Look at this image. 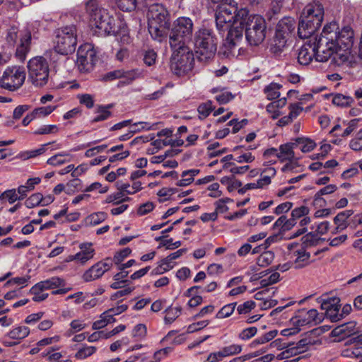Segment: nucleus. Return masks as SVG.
<instances>
[{
  "instance_id": "obj_1",
  "label": "nucleus",
  "mask_w": 362,
  "mask_h": 362,
  "mask_svg": "<svg viewBox=\"0 0 362 362\" xmlns=\"http://www.w3.org/2000/svg\"><path fill=\"white\" fill-rule=\"evenodd\" d=\"M247 10H238L237 3L230 1L229 3L218 4L215 12V20L217 29L219 31L228 30L224 42V47L232 54L236 51L239 53L243 44V27L240 23L247 16Z\"/></svg>"
},
{
  "instance_id": "obj_2",
  "label": "nucleus",
  "mask_w": 362,
  "mask_h": 362,
  "mask_svg": "<svg viewBox=\"0 0 362 362\" xmlns=\"http://www.w3.org/2000/svg\"><path fill=\"white\" fill-rule=\"evenodd\" d=\"M148 29L153 40L159 42L166 40L171 27L170 14L160 4L148 6Z\"/></svg>"
},
{
  "instance_id": "obj_3",
  "label": "nucleus",
  "mask_w": 362,
  "mask_h": 362,
  "mask_svg": "<svg viewBox=\"0 0 362 362\" xmlns=\"http://www.w3.org/2000/svg\"><path fill=\"white\" fill-rule=\"evenodd\" d=\"M86 9L90 16V25L95 35L105 37L117 33V20L106 9L98 6L94 1L87 4Z\"/></svg>"
},
{
  "instance_id": "obj_4",
  "label": "nucleus",
  "mask_w": 362,
  "mask_h": 362,
  "mask_svg": "<svg viewBox=\"0 0 362 362\" xmlns=\"http://www.w3.org/2000/svg\"><path fill=\"white\" fill-rule=\"evenodd\" d=\"M324 16V8L319 2L307 5L303 11L298 28L299 37H310L321 26Z\"/></svg>"
},
{
  "instance_id": "obj_5",
  "label": "nucleus",
  "mask_w": 362,
  "mask_h": 362,
  "mask_svg": "<svg viewBox=\"0 0 362 362\" xmlns=\"http://www.w3.org/2000/svg\"><path fill=\"white\" fill-rule=\"evenodd\" d=\"M334 24L326 25L319 37H315L313 42L315 50V60L320 62H327L337 50V45L334 43L336 33Z\"/></svg>"
},
{
  "instance_id": "obj_6",
  "label": "nucleus",
  "mask_w": 362,
  "mask_h": 362,
  "mask_svg": "<svg viewBox=\"0 0 362 362\" xmlns=\"http://www.w3.org/2000/svg\"><path fill=\"white\" fill-rule=\"evenodd\" d=\"M245 30V39L250 46L257 47L261 45L267 34V23L264 18L259 15H249L247 11V16L240 23Z\"/></svg>"
},
{
  "instance_id": "obj_7",
  "label": "nucleus",
  "mask_w": 362,
  "mask_h": 362,
  "mask_svg": "<svg viewBox=\"0 0 362 362\" xmlns=\"http://www.w3.org/2000/svg\"><path fill=\"white\" fill-rule=\"evenodd\" d=\"M194 44L199 61L206 62L215 56L217 50V38L211 29L199 28L195 33Z\"/></svg>"
},
{
  "instance_id": "obj_8",
  "label": "nucleus",
  "mask_w": 362,
  "mask_h": 362,
  "mask_svg": "<svg viewBox=\"0 0 362 362\" xmlns=\"http://www.w3.org/2000/svg\"><path fill=\"white\" fill-rule=\"evenodd\" d=\"M194 24L188 17H180L176 19L168 33L170 47L189 46L192 42Z\"/></svg>"
},
{
  "instance_id": "obj_9",
  "label": "nucleus",
  "mask_w": 362,
  "mask_h": 362,
  "mask_svg": "<svg viewBox=\"0 0 362 362\" xmlns=\"http://www.w3.org/2000/svg\"><path fill=\"white\" fill-rule=\"evenodd\" d=\"M31 40V32L26 28L20 30L16 26H11L7 31L6 41L11 45H17L15 55L22 62L25 60L30 50Z\"/></svg>"
},
{
  "instance_id": "obj_10",
  "label": "nucleus",
  "mask_w": 362,
  "mask_h": 362,
  "mask_svg": "<svg viewBox=\"0 0 362 362\" xmlns=\"http://www.w3.org/2000/svg\"><path fill=\"white\" fill-rule=\"evenodd\" d=\"M54 49L58 54L67 55L73 53L77 45V30L74 25L59 28L55 30Z\"/></svg>"
},
{
  "instance_id": "obj_11",
  "label": "nucleus",
  "mask_w": 362,
  "mask_h": 362,
  "mask_svg": "<svg viewBox=\"0 0 362 362\" xmlns=\"http://www.w3.org/2000/svg\"><path fill=\"white\" fill-rule=\"evenodd\" d=\"M173 54L170 58V69L176 75H183L190 71L194 65V54L189 46L170 47Z\"/></svg>"
},
{
  "instance_id": "obj_12",
  "label": "nucleus",
  "mask_w": 362,
  "mask_h": 362,
  "mask_svg": "<svg viewBox=\"0 0 362 362\" xmlns=\"http://www.w3.org/2000/svg\"><path fill=\"white\" fill-rule=\"evenodd\" d=\"M28 77L32 83L37 87L45 86L49 81V68L46 59L35 57L28 63Z\"/></svg>"
},
{
  "instance_id": "obj_13",
  "label": "nucleus",
  "mask_w": 362,
  "mask_h": 362,
  "mask_svg": "<svg viewBox=\"0 0 362 362\" xmlns=\"http://www.w3.org/2000/svg\"><path fill=\"white\" fill-rule=\"evenodd\" d=\"M295 28L296 21L291 17H284L278 22L274 37V45L276 50L281 51L286 46Z\"/></svg>"
},
{
  "instance_id": "obj_14",
  "label": "nucleus",
  "mask_w": 362,
  "mask_h": 362,
  "mask_svg": "<svg viewBox=\"0 0 362 362\" xmlns=\"http://www.w3.org/2000/svg\"><path fill=\"white\" fill-rule=\"evenodd\" d=\"M25 79V73L23 68L8 67L0 78V86L2 88L13 91L23 85Z\"/></svg>"
},
{
  "instance_id": "obj_15",
  "label": "nucleus",
  "mask_w": 362,
  "mask_h": 362,
  "mask_svg": "<svg viewBox=\"0 0 362 362\" xmlns=\"http://www.w3.org/2000/svg\"><path fill=\"white\" fill-rule=\"evenodd\" d=\"M96 61V52L92 45L86 43L78 47L76 65L80 72L87 73L90 71Z\"/></svg>"
},
{
  "instance_id": "obj_16",
  "label": "nucleus",
  "mask_w": 362,
  "mask_h": 362,
  "mask_svg": "<svg viewBox=\"0 0 362 362\" xmlns=\"http://www.w3.org/2000/svg\"><path fill=\"white\" fill-rule=\"evenodd\" d=\"M322 315H320L317 310H305L303 309L298 311V313L291 319V322L293 325L298 327L306 325L313 327L322 322Z\"/></svg>"
},
{
  "instance_id": "obj_17",
  "label": "nucleus",
  "mask_w": 362,
  "mask_h": 362,
  "mask_svg": "<svg viewBox=\"0 0 362 362\" xmlns=\"http://www.w3.org/2000/svg\"><path fill=\"white\" fill-rule=\"evenodd\" d=\"M112 260L107 258L103 261L98 262L87 270L83 276L85 281H91L101 277L104 273L111 268Z\"/></svg>"
},
{
  "instance_id": "obj_18",
  "label": "nucleus",
  "mask_w": 362,
  "mask_h": 362,
  "mask_svg": "<svg viewBox=\"0 0 362 362\" xmlns=\"http://www.w3.org/2000/svg\"><path fill=\"white\" fill-rule=\"evenodd\" d=\"M329 24L335 25L334 33H336V39L334 43L337 44L338 47H346V49H351L354 45V31L350 27H344L341 31H339L338 25L336 23L332 22Z\"/></svg>"
},
{
  "instance_id": "obj_19",
  "label": "nucleus",
  "mask_w": 362,
  "mask_h": 362,
  "mask_svg": "<svg viewBox=\"0 0 362 362\" xmlns=\"http://www.w3.org/2000/svg\"><path fill=\"white\" fill-rule=\"evenodd\" d=\"M339 298H334L324 301L321 305L322 309L326 310L327 317L329 318L332 322H338L341 320V315L339 312Z\"/></svg>"
},
{
  "instance_id": "obj_20",
  "label": "nucleus",
  "mask_w": 362,
  "mask_h": 362,
  "mask_svg": "<svg viewBox=\"0 0 362 362\" xmlns=\"http://www.w3.org/2000/svg\"><path fill=\"white\" fill-rule=\"evenodd\" d=\"M356 323L355 322H349L341 325L335 327L332 331L333 337H339L340 339H344L346 337H351L356 334Z\"/></svg>"
},
{
  "instance_id": "obj_21",
  "label": "nucleus",
  "mask_w": 362,
  "mask_h": 362,
  "mask_svg": "<svg viewBox=\"0 0 362 362\" xmlns=\"http://www.w3.org/2000/svg\"><path fill=\"white\" fill-rule=\"evenodd\" d=\"M314 57L315 58V50L313 42L310 40L300 48L298 55V61L300 64L308 65Z\"/></svg>"
},
{
  "instance_id": "obj_22",
  "label": "nucleus",
  "mask_w": 362,
  "mask_h": 362,
  "mask_svg": "<svg viewBox=\"0 0 362 362\" xmlns=\"http://www.w3.org/2000/svg\"><path fill=\"white\" fill-rule=\"evenodd\" d=\"M351 49H346V47H338L336 52L333 56V62L337 66H342L347 64L348 66H353V56L351 54Z\"/></svg>"
},
{
  "instance_id": "obj_23",
  "label": "nucleus",
  "mask_w": 362,
  "mask_h": 362,
  "mask_svg": "<svg viewBox=\"0 0 362 362\" xmlns=\"http://www.w3.org/2000/svg\"><path fill=\"white\" fill-rule=\"evenodd\" d=\"M292 257H295L293 264L296 269L305 267L310 264V254L303 247L293 250Z\"/></svg>"
},
{
  "instance_id": "obj_24",
  "label": "nucleus",
  "mask_w": 362,
  "mask_h": 362,
  "mask_svg": "<svg viewBox=\"0 0 362 362\" xmlns=\"http://www.w3.org/2000/svg\"><path fill=\"white\" fill-rule=\"evenodd\" d=\"M81 251L75 255L77 261L85 264L91 259L95 255V250L92 247L91 243H82L80 245Z\"/></svg>"
},
{
  "instance_id": "obj_25",
  "label": "nucleus",
  "mask_w": 362,
  "mask_h": 362,
  "mask_svg": "<svg viewBox=\"0 0 362 362\" xmlns=\"http://www.w3.org/2000/svg\"><path fill=\"white\" fill-rule=\"evenodd\" d=\"M297 147V143H287L279 146L280 152L276 153V157L284 162L287 160H293L295 158V153L293 149Z\"/></svg>"
},
{
  "instance_id": "obj_26",
  "label": "nucleus",
  "mask_w": 362,
  "mask_h": 362,
  "mask_svg": "<svg viewBox=\"0 0 362 362\" xmlns=\"http://www.w3.org/2000/svg\"><path fill=\"white\" fill-rule=\"evenodd\" d=\"M64 285V280L57 276L42 281L35 284V288H42L43 290L54 289Z\"/></svg>"
},
{
  "instance_id": "obj_27",
  "label": "nucleus",
  "mask_w": 362,
  "mask_h": 362,
  "mask_svg": "<svg viewBox=\"0 0 362 362\" xmlns=\"http://www.w3.org/2000/svg\"><path fill=\"white\" fill-rule=\"evenodd\" d=\"M353 214L352 210H346L339 213L334 218V222L337 225L336 230H342L347 228L346 221Z\"/></svg>"
},
{
  "instance_id": "obj_28",
  "label": "nucleus",
  "mask_w": 362,
  "mask_h": 362,
  "mask_svg": "<svg viewBox=\"0 0 362 362\" xmlns=\"http://www.w3.org/2000/svg\"><path fill=\"white\" fill-rule=\"evenodd\" d=\"M112 107V105H98L96 110L98 115L92 119L91 122L95 123L108 119L112 115V112L109 110Z\"/></svg>"
},
{
  "instance_id": "obj_29",
  "label": "nucleus",
  "mask_w": 362,
  "mask_h": 362,
  "mask_svg": "<svg viewBox=\"0 0 362 362\" xmlns=\"http://www.w3.org/2000/svg\"><path fill=\"white\" fill-rule=\"evenodd\" d=\"M182 313V308L180 306L173 308L169 306L165 310V316L164 317V322L165 324L173 323Z\"/></svg>"
},
{
  "instance_id": "obj_30",
  "label": "nucleus",
  "mask_w": 362,
  "mask_h": 362,
  "mask_svg": "<svg viewBox=\"0 0 362 362\" xmlns=\"http://www.w3.org/2000/svg\"><path fill=\"white\" fill-rule=\"evenodd\" d=\"M332 103L337 106L346 107H350L354 103V100L351 96L337 93L333 97Z\"/></svg>"
},
{
  "instance_id": "obj_31",
  "label": "nucleus",
  "mask_w": 362,
  "mask_h": 362,
  "mask_svg": "<svg viewBox=\"0 0 362 362\" xmlns=\"http://www.w3.org/2000/svg\"><path fill=\"white\" fill-rule=\"evenodd\" d=\"M30 334V329L25 326H21L16 327L11 330L8 335L13 339H23L28 337Z\"/></svg>"
},
{
  "instance_id": "obj_32",
  "label": "nucleus",
  "mask_w": 362,
  "mask_h": 362,
  "mask_svg": "<svg viewBox=\"0 0 362 362\" xmlns=\"http://www.w3.org/2000/svg\"><path fill=\"white\" fill-rule=\"evenodd\" d=\"M274 259V253L267 250L261 253L257 259V264L261 267L269 266Z\"/></svg>"
},
{
  "instance_id": "obj_33",
  "label": "nucleus",
  "mask_w": 362,
  "mask_h": 362,
  "mask_svg": "<svg viewBox=\"0 0 362 362\" xmlns=\"http://www.w3.org/2000/svg\"><path fill=\"white\" fill-rule=\"evenodd\" d=\"M97 350V348L93 346H83L75 354V357L77 359H85L88 356H92Z\"/></svg>"
},
{
  "instance_id": "obj_34",
  "label": "nucleus",
  "mask_w": 362,
  "mask_h": 362,
  "mask_svg": "<svg viewBox=\"0 0 362 362\" xmlns=\"http://www.w3.org/2000/svg\"><path fill=\"white\" fill-rule=\"evenodd\" d=\"M296 143L297 146L301 145L300 150L304 153L311 151L316 146L313 140L308 138H297Z\"/></svg>"
},
{
  "instance_id": "obj_35",
  "label": "nucleus",
  "mask_w": 362,
  "mask_h": 362,
  "mask_svg": "<svg viewBox=\"0 0 362 362\" xmlns=\"http://www.w3.org/2000/svg\"><path fill=\"white\" fill-rule=\"evenodd\" d=\"M281 86L278 83H272L264 88V92L269 100H274L279 97L280 93L279 91Z\"/></svg>"
},
{
  "instance_id": "obj_36",
  "label": "nucleus",
  "mask_w": 362,
  "mask_h": 362,
  "mask_svg": "<svg viewBox=\"0 0 362 362\" xmlns=\"http://www.w3.org/2000/svg\"><path fill=\"white\" fill-rule=\"evenodd\" d=\"M301 240L305 247H310L317 245L320 238L315 231H312L303 236Z\"/></svg>"
},
{
  "instance_id": "obj_37",
  "label": "nucleus",
  "mask_w": 362,
  "mask_h": 362,
  "mask_svg": "<svg viewBox=\"0 0 362 362\" xmlns=\"http://www.w3.org/2000/svg\"><path fill=\"white\" fill-rule=\"evenodd\" d=\"M236 305L237 303H232L224 305L216 313V317L222 319L230 317L233 313Z\"/></svg>"
},
{
  "instance_id": "obj_38",
  "label": "nucleus",
  "mask_w": 362,
  "mask_h": 362,
  "mask_svg": "<svg viewBox=\"0 0 362 362\" xmlns=\"http://www.w3.org/2000/svg\"><path fill=\"white\" fill-rule=\"evenodd\" d=\"M117 7L123 11H132L136 7V0H115Z\"/></svg>"
},
{
  "instance_id": "obj_39",
  "label": "nucleus",
  "mask_w": 362,
  "mask_h": 362,
  "mask_svg": "<svg viewBox=\"0 0 362 362\" xmlns=\"http://www.w3.org/2000/svg\"><path fill=\"white\" fill-rule=\"evenodd\" d=\"M174 264L173 261H167V257L161 260L160 264L152 271L153 274H163L173 269Z\"/></svg>"
},
{
  "instance_id": "obj_40",
  "label": "nucleus",
  "mask_w": 362,
  "mask_h": 362,
  "mask_svg": "<svg viewBox=\"0 0 362 362\" xmlns=\"http://www.w3.org/2000/svg\"><path fill=\"white\" fill-rule=\"evenodd\" d=\"M213 109L214 107L211 101H207L206 103L199 105L197 108V111L199 114V118L202 119L207 117Z\"/></svg>"
},
{
  "instance_id": "obj_41",
  "label": "nucleus",
  "mask_w": 362,
  "mask_h": 362,
  "mask_svg": "<svg viewBox=\"0 0 362 362\" xmlns=\"http://www.w3.org/2000/svg\"><path fill=\"white\" fill-rule=\"evenodd\" d=\"M35 288V285L33 286L30 290V293L34 296L33 297V300L35 302H40L45 300L48 297V293H44L42 288H37L36 289Z\"/></svg>"
},
{
  "instance_id": "obj_42",
  "label": "nucleus",
  "mask_w": 362,
  "mask_h": 362,
  "mask_svg": "<svg viewBox=\"0 0 362 362\" xmlns=\"http://www.w3.org/2000/svg\"><path fill=\"white\" fill-rule=\"evenodd\" d=\"M277 330H272L266 333L263 336L256 339L252 343V345L263 344L273 339L277 334Z\"/></svg>"
},
{
  "instance_id": "obj_43",
  "label": "nucleus",
  "mask_w": 362,
  "mask_h": 362,
  "mask_svg": "<svg viewBox=\"0 0 362 362\" xmlns=\"http://www.w3.org/2000/svg\"><path fill=\"white\" fill-rule=\"evenodd\" d=\"M42 201V194L41 193H35L32 194L25 202L26 207L31 209L39 205Z\"/></svg>"
},
{
  "instance_id": "obj_44",
  "label": "nucleus",
  "mask_w": 362,
  "mask_h": 362,
  "mask_svg": "<svg viewBox=\"0 0 362 362\" xmlns=\"http://www.w3.org/2000/svg\"><path fill=\"white\" fill-rule=\"evenodd\" d=\"M255 308V302L247 300L237 307V312L239 315H246Z\"/></svg>"
},
{
  "instance_id": "obj_45",
  "label": "nucleus",
  "mask_w": 362,
  "mask_h": 362,
  "mask_svg": "<svg viewBox=\"0 0 362 362\" xmlns=\"http://www.w3.org/2000/svg\"><path fill=\"white\" fill-rule=\"evenodd\" d=\"M7 199L9 204H13L16 201L20 200L16 189L4 191L0 194V200Z\"/></svg>"
},
{
  "instance_id": "obj_46",
  "label": "nucleus",
  "mask_w": 362,
  "mask_h": 362,
  "mask_svg": "<svg viewBox=\"0 0 362 362\" xmlns=\"http://www.w3.org/2000/svg\"><path fill=\"white\" fill-rule=\"evenodd\" d=\"M107 216V214L105 212H98L90 214L88 217V220L91 225L95 226L105 221Z\"/></svg>"
},
{
  "instance_id": "obj_47",
  "label": "nucleus",
  "mask_w": 362,
  "mask_h": 362,
  "mask_svg": "<svg viewBox=\"0 0 362 362\" xmlns=\"http://www.w3.org/2000/svg\"><path fill=\"white\" fill-rule=\"evenodd\" d=\"M157 58V54L156 52L153 49H148L144 52V62L147 66H152L155 64L156 60Z\"/></svg>"
},
{
  "instance_id": "obj_48",
  "label": "nucleus",
  "mask_w": 362,
  "mask_h": 362,
  "mask_svg": "<svg viewBox=\"0 0 362 362\" xmlns=\"http://www.w3.org/2000/svg\"><path fill=\"white\" fill-rule=\"evenodd\" d=\"M57 108V106H46V107H40L35 108L33 110L34 115H36V117H46L51 114L55 109Z\"/></svg>"
},
{
  "instance_id": "obj_49",
  "label": "nucleus",
  "mask_w": 362,
  "mask_h": 362,
  "mask_svg": "<svg viewBox=\"0 0 362 362\" xmlns=\"http://www.w3.org/2000/svg\"><path fill=\"white\" fill-rule=\"evenodd\" d=\"M59 131V128L57 125L49 124L44 125L34 132L35 134H54Z\"/></svg>"
},
{
  "instance_id": "obj_50",
  "label": "nucleus",
  "mask_w": 362,
  "mask_h": 362,
  "mask_svg": "<svg viewBox=\"0 0 362 362\" xmlns=\"http://www.w3.org/2000/svg\"><path fill=\"white\" fill-rule=\"evenodd\" d=\"M257 332V329L255 327H250L244 329L238 334V337L242 340H248L253 337Z\"/></svg>"
},
{
  "instance_id": "obj_51",
  "label": "nucleus",
  "mask_w": 362,
  "mask_h": 362,
  "mask_svg": "<svg viewBox=\"0 0 362 362\" xmlns=\"http://www.w3.org/2000/svg\"><path fill=\"white\" fill-rule=\"evenodd\" d=\"M232 202L230 198H225L218 199L215 202L216 211L214 212L223 214L228 210V207L226 206V203Z\"/></svg>"
},
{
  "instance_id": "obj_52",
  "label": "nucleus",
  "mask_w": 362,
  "mask_h": 362,
  "mask_svg": "<svg viewBox=\"0 0 362 362\" xmlns=\"http://www.w3.org/2000/svg\"><path fill=\"white\" fill-rule=\"evenodd\" d=\"M349 147L355 151L362 150V129L358 133L357 137L350 141Z\"/></svg>"
},
{
  "instance_id": "obj_53",
  "label": "nucleus",
  "mask_w": 362,
  "mask_h": 362,
  "mask_svg": "<svg viewBox=\"0 0 362 362\" xmlns=\"http://www.w3.org/2000/svg\"><path fill=\"white\" fill-rule=\"evenodd\" d=\"M78 99L81 104L86 105V107L88 109H90L94 105V100L91 95L90 94H82L78 95Z\"/></svg>"
},
{
  "instance_id": "obj_54",
  "label": "nucleus",
  "mask_w": 362,
  "mask_h": 362,
  "mask_svg": "<svg viewBox=\"0 0 362 362\" xmlns=\"http://www.w3.org/2000/svg\"><path fill=\"white\" fill-rule=\"evenodd\" d=\"M280 274L277 272L272 274L267 279H264L260 281V285L262 287H267L269 285H272L279 281Z\"/></svg>"
},
{
  "instance_id": "obj_55",
  "label": "nucleus",
  "mask_w": 362,
  "mask_h": 362,
  "mask_svg": "<svg viewBox=\"0 0 362 362\" xmlns=\"http://www.w3.org/2000/svg\"><path fill=\"white\" fill-rule=\"evenodd\" d=\"M309 213V209L305 206H301L300 207L294 209L291 211V216L296 221V219L305 216Z\"/></svg>"
},
{
  "instance_id": "obj_56",
  "label": "nucleus",
  "mask_w": 362,
  "mask_h": 362,
  "mask_svg": "<svg viewBox=\"0 0 362 362\" xmlns=\"http://www.w3.org/2000/svg\"><path fill=\"white\" fill-rule=\"evenodd\" d=\"M131 250L129 247H126L119 252H117L114 256V262L116 264H119L127 257L131 253Z\"/></svg>"
},
{
  "instance_id": "obj_57",
  "label": "nucleus",
  "mask_w": 362,
  "mask_h": 362,
  "mask_svg": "<svg viewBox=\"0 0 362 362\" xmlns=\"http://www.w3.org/2000/svg\"><path fill=\"white\" fill-rule=\"evenodd\" d=\"M337 189V187L334 185H329L323 188H322L320 190H319L315 194V199L317 200L318 199H320L322 195L325 194H329L331 193H333Z\"/></svg>"
},
{
  "instance_id": "obj_58",
  "label": "nucleus",
  "mask_w": 362,
  "mask_h": 362,
  "mask_svg": "<svg viewBox=\"0 0 362 362\" xmlns=\"http://www.w3.org/2000/svg\"><path fill=\"white\" fill-rule=\"evenodd\" d=\"M64 156H67L66 153H59L54 155L47 160V163L51 165L57 166L64 164L66 160L62 158Z\"/></svg>"
},
{
  "instance_id": "obj_59",
  "label": "nucleus",
  "mask_w": 362,
  "mask_h": 362,
  "mask_svg": "<svg viewBox=\"0 0 362 362\" xmlns=\"http://www.w3.org/2000/svg\"><path fill=\"white\" fill-rule=\"evenodd\" d=\"M209 320L199 321L196 323H192L187 327V332L192 333L194 332L200 330L209 325Z\"/></svg>"
},
{
  "instance_id": "obj_60",
  "label": "nucleus",
  "mask_w": 362,
  "mask_h": 362,
  "mask_svg": "<svg viewBox=\"0 0 362 362\" xmlns=\"http://www.w3.org/2000/svg\"><path fill=\"white\" fill-rule=\"evenodd\" d=\"M227 356L238 354L242 351V346L239 344H231L223 347Z\"/></svg>"
},
{
  "instance_id": "obj_61",
  "label": "nucleus",
  "mask_w": 362,
  "mask_h": 362,
  "mask_svg": "<svg viewBox=\"0 0 362 362\" xmlns=\"http://www.w3.org/2000/svg\"><path fill=\"white\" fill-rule=\"evenodd\" d=\"M292 206H293L292 202H286L282 203L276 207V209L274 210V213L276 215L283 214L284 213L288 212L292 208Z\"/></svg>"
},
{
  "instance_id": "obj_62",
  "label": "nucleus",
  "mask_w": 362,
  "mask_h": 362,
  "mask_svg": "<svg viewBox=\"0 0 362 362\" xmlns=\"http://www.w3.org/2000/svg\"><path fill=\"white\" fill-rule=\"evenodd\" d=\"M146 334V327L143 324L136 325L133 329L132 335L134 337L143 338Z\"/></svg>"
},
{
  "instance_id": "obj_63",
  "label": "nucleus",
  "mask_w": 362,
  "mask_h": 362,
  "mask_svg": "<svg viewBox=\"0 0 362 362\" xmlns=\"http://www.w3.org/2000/svg\"><path fill=\"white\" fill-rule=\"evenodd\" d=\"M154 208V204L153 202H146L141 204L138 209L137 213L140 216L145 215L150 211H151Z\"/></svg>"
},
{
  "instance_id": "obj_64",
  "label": "nucleus",
  "mask_w": 362,
  "mask_h": 362,
  "mask_svg": "<svg viewBox=\"0 0 362 362\" xmlns=\"http://www.w3.org/2000/svg\"><path fill=\"white\" fill-rule=\"evenodd\" d=\"M234 96L230 92H224L216 96V100L220 104H226L230 101Z\"/></svg>"
}]
</instances>
